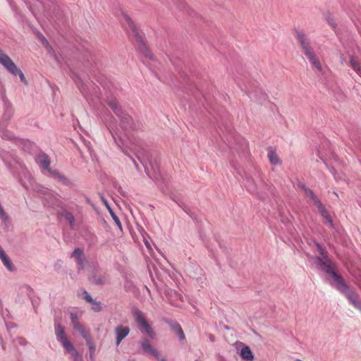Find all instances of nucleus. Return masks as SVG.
Here are the masks:
<instances>
[{"mask_svg": "<svg viewBox=\"0 0 361 361\" xmlns=\"http://www.w3.org/2000/svg\"><path fill=\"white\" fill-rule=\"evenodd\" d=\"M61 216L65 218V219L69 223L70 226L73 227L75 223V218L72 213L68 211H63L61 213Z\"/></svg>", "mask_w": 361, "mask_h": 361, "instance_id": "nucleus-23", "label": "nucleus"}, {"mask_svg": "<svg viewBox=\"0 0 361 361\" xmlns=\"http://www.w3.org/2000/svg\"><path fill=\"white\" fill-rule=\"evenodd\" d=\"M130 327L124 325H118L114 329L115 343L118 346L121 341L130 334Z\"/></svg>", "mask_w": 361, "mask_h": 361, "instance_id": "nucleus-8", "label": "nucleus"}, {"mask_svg": "<svg viewBox=\"0 0 361 361\" xmlns=\"http://www.w3.org/2000/svg\"><path fill=\"white\" fill-rule=\"evenodd\" d=\"M210 340H213V336H210Z\"/></svg>", "mask_w": 361, "mask_h": 361, "instance_id": "nucleus-40", "label": "nucleus"}, {"mask_svg": "<svg viewBox=\"0 0 361 361\" xmlns=\"http://www.w3.org/2000/svg\"><path fill=\"white\" fill-rule=\"evenodd\" d=\"M139 344L142 350V353L147 354L157 359H159V352L152 345L147 338H142L140 341Z\"/></svg>", "mask_w": 361, "mask_h": 361, "instance_id": "nucleus-6", "label": "nucleus"}, {"mask_svg": "<svg viewBox=\"0 0 361 361\" xmlns=\"http://www.w3.org/2000/svg\"><path fill=\"white\" fill-rule=\"evenodd\" d=\"M109 106L111 108V109L114 111V113L118 116L123 111L118 106V103L116 101H111L109 102Z\"/></svg>", "mask_w": 361, "mask_h": 361, "instance_id": "nucleus-24", "label": "nucleus"}, {"mask_svg": "<svg viewBox=\"0 0 361 361\" xmlns=\"http://www.w3.org/2000/svg\"><path fill=\"white\" fill-rule=\"evenodd\" d=\"M326 19L328 22V23L334 28H336V20L334 18V17L330 15V14H328L326 17Z\"/></svg>", "mask_w": 361, "mask_h": 361, "instance_id": "nucleus-27", "label": "nucleus"}, {"mask_svg": "<svg viewBox=\"0 0 361 361\" xmlns=\"http://www.w3.org/2000/svg\"><path fill=\"white\" fill-rule=\"evenodd\" d=\"M84 299L89 303H91L93 302L94 299L92 298V296L86 291L84 292Z\"/></svg>", "mask_w": 361, "mask_h": 361, "instance_id": "nucleus-31", "label": "nucleus"}, {"mask_svg": "<svg viewBox=\"0 0 361 361\" xmlns=\"http://www.w3.org/2000/svg\"><path fill=\"white\" fill-rule=\"evenodd\" d=\"M133 162H134V164H135V167H136L137 169H138V166H137V164L136 161H135L134 159H133Z\"/></svg>", "mask_w": 361, "mask_h": 361, "instance_id": "nucleus-36", "label": "nucleus"}, {"mask_svg": "<svg viewBox=\"0 0 361 361\" xmlns=\"http://www.w3.org/2000/svg\"><path fill=\"white\" fill-rule=\"evenodd\" d=\"M37 163L45 169L48 170L49 169L50 161L48 157L44 154L39 155Z\"/></svg>", "mask_w": 361, "mask_h": 361, "instance_id": "nucleus-16", "label": "nucleus"}, {"mask_svg": "<svg viewBox=\"0 0 361 361\" xmlns=\"http://www.w3.org/2000/svg\"><path fill=\"white\" fill-rule=\"evenodd\" d=\"M86 341V343L89 348V350H90V357L91 360H93L94 359V353H95V350H96V347H95V345L93 342V340L92 338V336L90 337L89 338L86 339L85 340Z\"/></svg>", "mask_w": 361, "mask_h": 361, "instance_id": "nucleus-19", "label": "nucleus"}, {"mask_svg": "<svg viewBox=\"0 0 361 361\" xmlns=\"http://www.w3.org/2000/svg\"><path fill=\"white\" fill-rule=\"evenodd\" d=\"M66 351L71 355L73 361H82V357L73 347V344L65 348Z\"/></svg>", "mask_w": 361, "mask_h": 361, "instance_id": "nucleus-14", "label": "nucleus"}, {"mask_svg": "<svg viewBox=\"0 0 361 361\" xmlns=\"http://www.w3.org/2000/svg\"><path fill=\"white\" fill-rule=\"evenodd\" d=\"M305 195L306 197H309L314 204L318 207L319 212L322 216L325 219L326 223L329 224L330 226H333V222L331 216L328 214L326 211L324 207L322 205L321 202L319 200L317 197L314 194L312 190L310 188H305Z\"/></svg>", "mask_w": 361, "mask_h": 361, "instance_id": "nucleus-4", "label": "nucleus"}, {"mask_svg": "<svg viewBox=\"0 0 361 361\" xmlns=\"http://www.w3.org/2000/svg\"><path fill=\"white\" fill-rule=\"evenodd\" d=\"M159 361H167L164 357H161L159 355V359H157Z\"/></svg>", "mask_w": 361, "mask_h": 361, "instance_id": "nucleus-35", "label": "nucleus"}, {"mask_svg": "<svg viewBox=\"0 0 361 361\" xmlns=\"http://www.w3.org/2000/svg\"><path fill=\"white\" fill-rule=\"evenodd\" d=\"M123 152L125 154H126L128 156H129V157H130V155L128 154V153L126 150L123 149Z\"/></svg>", "mask_w": 361, "mask_h": 361, "instance_id": "nucleus-38", "label": "nucleus"}, {"mask_svg": "<svg viewBox=\"0 0 361 361\" xmlns=\"http://www.w3.org/2000/svg\"><path fill=\"white\" fill-rule=\"evenodd\" d=\"M59 176V178H63V176Z\"/></svg>", "mask_w": 361, "mask_h": 361, "instance_id": "nucleus-39", "label": "nucleus"}, {"mask_svg": "<svg viewBox=\"0 0 361 361\" xmlns=\"http://www.w3.org/2000/svg\"><path fill=\"white\" fill-rule=\"evenodd\" d=\"M132 314L135 317L136 322L139 324V325L142 327L146 333L152 338H154V332L151 326L149 325L147 322L146 321L142 312L136 307H134L132 310Z\"/></svg>", "mask_w": 361, "mask_h": 361, "instance_id": "nucleus-5", "label": "nucleus"}, {"mask_svg": "<svg viewBox=\"0 0 361 361\" xmlns=\"http://www.w3.org/2000/svg\"><path fill=\"white\" fill-rule=\"evenodd\" d=\"M92 305V310L94 312H100L102 310V305L100 302H97L96 300H93L91 303Z\"/></svg>", "mask_w": 361, "mask_h": 361, "instance_id": "nucleus-26", "label": "nucleus"}, {"mask_svg": "<svg viewBox=\"0 0 361 361\" xmlns=\"http://www.w3.org/2000/svg\"><path fill=\"white\" fill-rule=\"evenodd\" d=\"M71 322L73 326V328H75L76 326V324H80V323L78 320V317L75 314H74V313L71 314Z\"/></svg>", "mask_w": 361, "mask_h": 361, "instance_id": "nucleus-29", "label": "nucleus"}, {"mask_svg": "<svg viewBox=\"0 0 361 361\" xmlns=\"http://www.w3.org/2000/svg\"><path fill=\"white\" fill-rule=\"evenodd\" d=\"M176 329H177V334H178V336L180 340H184L185 339V334H184L183 331L181 329V326H176Z\"/></svg>", "mask_w": 361, "mask_h": 361, "instance_id": "nucleus-30", "label": "nucleus"}, {"mask_svg": "<svg viewBox=\"0 0 361 361\" xmlns=\"http://www.w3.org/2000/svg\"><path fill=\"white\" fill-rule=\"evenodd\" d=\"M74 329L80 334L85 340L91 337L90 331L86 329L82 324H76V326Z\"/></svg>", "mask_w": 361, "mask_h": 361, "instance_id": "nucleus-18", "label": "nucleus"}, {"mask_svg": "<svg viewBox=\"0 0 361 361\" xmlns=\"http://www.w3.org/2000/svg\"><path fill=\"white\" fill-rule=\"evenodd\" d=\"M317 251L320 256L317 257V264L324 271L329 274L333 279L334 286L348 298L349 302L357 310L361 311V300L359 295L354 290L349 289L341 276L337 274L333 269L330 259L328 257L326 252L318 243H316Z\"/></svg>", "mask_w": 361, "mask_h": 361, "instance_id": "nucleus-1", "label": "nucleus"}, {"mask_svg": "<svg viewBox=\"0 0 361 361\" xmlns=\"http://www.w3.org/2000/svg\"><path fill=\"white\" fill-rule=\"evenodd\" d=\"M41 41H42V44L46 47V48L49 51L50 46H49L47 40L45 39V37L44 36L41 37Z\"/></svg>", "mask_w": 361, "mask_h": 361, "instance_id": "nucleus-32", "label": "nucleus"}, {"mask_svg": "<svg viewBox=\"0 0 361 361\" xmlns=\"http://www.w3.org/2000/svg\"><path fill=\"white\" fill-rule=\"evenodd\" d=\"M71 257L73 258L76 262L78 271H81L85 269L87 261L82 249L75 248L71 254Z\"/></svg>", "mask_w": 361, "mask_h": 361, "instance_id": "nucleus-7", "label": "nucleus"}, {"mask_svg": "<svg viewBox=\"0 0 361 361\" xmlns=\"http://www.w3.org/2000/svg\"><path fill=\"white\" fill-rule=\"evenodd\" d=\"M349 64L355 72L361 75V63L357 58L354 56H350L349 58Z\"/></svg>", "mask_w": 361, "mask_h": 361, "instance_id": "nucleus-13", "label": "nucleus"}, {"mask_svg": "<svg viewBox=\"0 0 361 361\" xmlns=\"http://www.w3.org/2000/svg\"><path fill=\"white\" fill-rule=\"evenodd\" d=\"M0 259H1L4 266L7 268V269L10 271H14L15 267L10 260L8 257L5 253L4 250L0 247Z\"/></svg>", "mask_w": 361, "mask_h": 361, "instance_id": "nucleus-12", "label": "nucleus"}, {"mask_svg": "<svg viewBox=\"0 0 361 361\" xmlns=\"http://www.w3.org/2000/svg\"><path fill=\"white\" fill-rule=\"evenodd\" d=\"M145 245L148 248H149V244L148 243V242H145Z\"/></svg>", "mask_w": 361, "mask_h": 361, "instance_id": "nucleus-37", "label": "nucleus"}, {"mask_svg": "<svg viewBox=\"0 0 361 361\" xmlns=\"http://www.w3.org/2000/svg\"><path fill=\"white\" fill-rule=\"evenodd\" d=\"M297 39L301 46L304 54L308 59L312 66H314L317 71H322V64L311 47L310 40L307 35L302 32H298Z\"/></svg>", "mask_w": 361, "mask_h": 361, "instance_id": "nucleus-3", "label": "nucleus"}, {"mask_svg": "<svg viewBox=\"0 0 361 361\" xmlns=\"http://www.w3.org/2000/svg\"><path fill=\"white\" fill-rule=\"evenodd\" d=\"M0 63L11 73L18 71V67L4 51H0Z\"/></svg>", "mask_w": 361, "mask_h": 361, "instance_id": "nucleus-9", "label": "nucleus"}, {"mask_svg": "<svg viewBox=\"0 0 361 361\" xmlns=\"http://www.w3.org/2000/svg\"><path fill=\"white\" fill-rule=\"evenodd\" d=\"M1 136L3 139L6 140H13L15 137L14 135L8 130L1 131Z\"/></svg>", "mask_w": 361, "mask_h": 361, "instance_id": "nucleus-25", "label": "nucleus"}, {"mask_svg": "<svg viewBox=\"0 0 361 361\" xmlns=\"http://www.w3.org/2000/svg\"><path fill=\"white\" fill-rule=\"evenodd\" d=\"M176 326H180V325L179 324H178V323H173V324H171V329H172L174 331H176V332H177Z\"/></svg>", "mask_w": 361, "mask_h": 361, "instance_id": "nucleus-33", "label": "nucleus"}, {"mask_svg": "<svg viewBox=\"0 0 361 361\" xmlns=\"http://www.w3.org/2000/svg\"><path fill=\"white\" fill-rule=\"evenodd\" d=\"M90 281L96 285H103L106 283V279L102 274H95L90 278Z\"/></svg>", "mask_w": 361, "mask_h": 361, "instance_id": "nucleus-17", "label": "nucleus"}, {"mask_svg": "<svg viewBox=\"0 0 361 361\" xmlns=\"http://www.w3.org/2000/svg\"><path fill=\"white\" fill-rule=\"evenodd\" d=\"M123 19L126 22V25L128 26V34L134 40L138 51L145 57L152 59V55L144 40L142 34L139 32L133 21L127 14H123Z\"/></svg>", "mask_w": 361, "mask_h": 361, "instance_id": "nucleus-2", "label": "nucleus"}, {"mask_svg": "<svg viewBox=\"0 0 361 361\" xmlns=\"http://www.w3.org/2000/svg\"><path fill=\"white\" fill-rule=\"evenodd\" d=\"M13 75H18L20 77V80L25 83V85H27V80L23 74V73L18 68V71L15 73H13Z\"/></svg>", "mask_w": 361, "mask_h": 361, "instance_id": "nucleus-28", "label": "nucleus"}, {"mask_svg": "<svg viewBox=\"0 0 361 361\" xmlns=\"http://www.w3.org/2000/svg\"><path fill=\"white\" fill-rule=\"evenodd\" d=\"M268 158L269 161L272 164H279L281 163L279 157H278L276 153L273 150H270L269 152Z\"/></svg>", "mask_w": 361, "mask_h": 361, "instance_id": "nucleus-21", "label": "nucleus"}, {"mask_svg": "<svg viewBox=\"0 0 361 361\" xmlns=\"http://www.w3.org/2000/svg\"><path fill=\"white\" fill-rule=\"evenodd\" d=\"M0 51H2L0 49Z\"/></svg>", "mask_w": 361, "mask_h": 361, "instance_id": "nucleus-41", "label": "nucleus"}, {"mask_svg": "<svg viewBox=\"0 0 361 361\" xmlns=\"http://www.w3.org/2000/svg\"><path fill=\"white\" fill-rule=\"evenodd\" d=\"M55 334L56 336V339L59 342H60L64 348H66L72 343L68 341L67 337L65 334L64 329L61 324H57L55 326Z\"/></svg>", "mask_w": 361, "mask_h": 361, "instance_id": "nucleus-10", "label": "nucleus"}, {"mask_svg": "<svg viewBox=\"0 0 361 361\" xmlns=\"http://www.w3.org/2000/svg\"><path fill=\"white\" fill-rule=\"evenodd\" d=\"M118 116L120 118L121 127L123 130H128L133 128V121L128 114L123 111Z\"/></svg>", "mask_w": 361, "mask_h": 361, "instance_id": "nucleus-11", "label": "nucleus"}, {"mask_svg": "<svg viewBox=\"0 0 361 361\" xmlns=\"http://www.w3.org/2000/svg\"><path fill=\"white\" fill-rule=\"evenodd\" d=\"M240 356L247 361H252L254 359L253 353L249 346H244L241 349Z\"/></svg>", "mask_w": 361, "mask_h": 361, "instance_id": "nucleus-15", "label": "nucleus"}, {"mask_svg": "<svg viewBox=\"0 0 361 361\" xmlns=\"http://www.w3.org/2000/svg\"><path fill=\"white\" fill-rule=\"evenodd\" d=\"M104 204L106 205L110 214H111V216L112 217V219H114L115 224L117 225V226L121 229L122 230V225H121V223L118 219V217L116 215V214L112 211V209L109 207V206L108 205V203L106 202V200H104Z\"/></svg>", "mask_w": 361, "mask_h": 361, "instance_id": "nucleus-22", "label": "nucleus"}, {"mask_svg": "<svg viewBox=\"0 0 361 361\" xmlns=\"http://www.w3.org/2000/svg\"><path fill=\"white\" fill-rule=\"evenodd\" d=\"M130 149L132 151H133L134 154L136 155V157H137V159L140 160V161L143 164V166H145V171L146 173H147V175L149 176V177H152L151 175L149 174V172L148 171V169L147 167L146 166V165L144 163V160H143V158H142V153L137 150L136 149L135 147H130Z\"/></svg>", "mask_w": 361, "mask_h": 361, "instance_id": "nucleus-20", "label": "nucleus"}, {"mask_svg": "<svg viewBox=\"0 0 361 361\" xmlns=\"http://www.w3.org/2000/svg\"><path fill=\"white\" fill-rule=\"evenodd\" d=\"M298 187L305 192V188H307L304 184L299 183Z\"/></svg>", "mask_w": 361, "mask_h": 361, "instance_id": "nucleus-34", "label": "nucleus"}]
</instances>
